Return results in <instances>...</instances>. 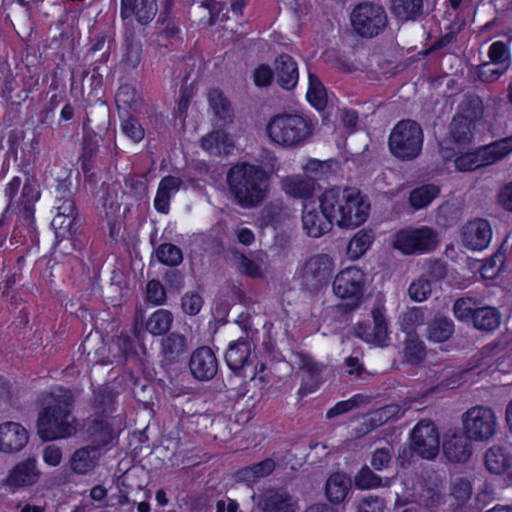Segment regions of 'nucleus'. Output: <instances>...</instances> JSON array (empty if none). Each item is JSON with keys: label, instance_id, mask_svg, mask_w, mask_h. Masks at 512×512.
Instances as JSON below:
<instances>
[{"label": "nucleus", "instance_id": "f257e3e1", "mask_svg": "<svg viewBox=\"0 0 512 512\" xmlns=\"http://www.w3.org/2000/svg\"><path fill=\"white\" fill-rule=\"evenodd\" d=\"M319 207L340 228L359 227L368 219L370 211L366 196L353 187L325 189L319 196Z\"/></svg>", "mask_w": 512, "mask_h": 512}, {"label": "nucleus", "instance_id": "f03ea898", "mask_svg": "<svg viewBox=\"0 0 512 512\" xmlns=\"http://www.w3.org/2000/svg\"><path fill=\"white\" fill-rule=\"evenodd\" d=\"M226 179L236 204L242 208L258 206L269 192L270 174L260 165L238 162L229 168Z\"/></svg>", "mask_w": 512, "mask_h": 512}, {"label": "nucleus", "instance_id": "7ed1b4c3", "mask_svg": "<svg viewBox=\"0 0 512 512\" xmlns=\"http://www.w3.org/2000/svg\"><path fill=\"white\" fill-rule=\"evenodd\" d=\"M314 123L308 115L292 112L270 117L266 134L270 141L284 148L301 147L313 135Z\"/></svg>", "mask_w": 512, "mask_h": 512}, {"label": "nucleus", "instance_id": "20e7f679", "mask_svg": "<svg viewBox=\"0 0 512 512\" xmlns=\"http://www.w3.org/2000/svg\"><path fill=\"white\" fill-rule=\"evenodd\" d=\"M424 134L419 123L411 119L399 121L388 137L392 156L401 161H412L422 152Z\"/></svg>", "mask_w": 512, "mask_h": 512}, {"label": "nucleus", "instance_id": "39448f33", "mask_svg": "<svg viewBox=\"0 0 512 512\" xmlns=\"http://www.w3.org/2000/svg\"><path fill=\"white\" fill-rule=\"evenodd\" d=\"M483 115L480 98H468L459 105V111L449 124V135L457 149L468 147L473 140L478 121Z\"/></svg>", "mask_w": 512, "mask_h": 512}, {"label": "nucleus", "instance_id": "423d86ee", "mask_svg": "<svg viewBox=\"0 0 512 512\" xmlns=\"http://www.w3.org/2000/svg\"><path fill=\"white\" fill-rule=\"evenodd\" d=\"M512 152V135L480 146L473 151L460 153L454 159L455 169L471 172L494 164Z\"/></svg>", "mask_w": 512, "mask_h": 512}, {"label": "nucleus", "instance_id": "0eeeda50", "mask_svg": "<svg viewBox=\"0 0 512 512\" xmlns=\"http://www.w3.org/2000/svg\"><path fill=\"white\" fill-rule=\"evenodd\" d=\"M366 274L356 266H349L342 269L335 276L332 288L336 297L345 301L349 310L357 308L366 290Z\"/></svg>", "mask_w": 512, "mask_h": 512}, {"label": "nucleus", "instance_id": "6e6552de", "mask_svg": "<svg viewBox=\"0 0 512 512\" xmlns=\"http://www.w3.org/2000/svg\"><path fill=\"white\" fill-rule=\"evenodd\" d=\"M351 26L361 38H374L386 28L388 18L385 9L378 4L359 3L350 14Z\"/></svg>", "mask_w": 512, "mask_h": 512}, {"label": "nucleus", "instance_id": "1a4fd4ad", "mask_svg": "<svg viewBox=\"0 0 512 512\" xmlns=\"http://www.w3.org/2000/svg\"><path fill=\"white\" fill-rule=\"evenodd\" d=\"M437 244V234L427 226L400 229L393 240V247L406 255L433 251Z\"/></svg>", "mask_w": 512, "mask_h": 512}, {"label": "nucleus", "instance_id": "9d476101", "mask_svg": "<svg viewBox=\"0 0 512 512\" xmlns=\"http://www.w3.org/2000/svg\"><path fill=\"white\" fill-rule=\"evenodd\" d=\"M75 395L63 385H56L40 393L36 399L37 416H73Z\"/></svg>", "mask_w": 512, "mask_h": 512}, {"label": "nucleus", "instance_id": "9b49d317", "mask_svg": "<svg viewBox=\"0 0 512 512\" xmlns=\"http://www.w3.org/2000/svg\"><path fill=\"white\" fill-rule=\"evenodd\" d=\"M334 261L325 253L310 256L300 272L303 286L310 292H318L326 286L333 274Z\"/></svg>", "mask_w": 512, "mask_h": 512}, {"label": "nucleus", "instance_id": "f8f14e48", "mask_svg": "<svg viewBox=\"0 0 512 512\" xmlns=\"http://www.w3.org/2000/svg\"><path fill=\"white\" fill-rule=\"evenodd\" d=\"M224 359L226 365L235 376L246 378L248 377L247 370L250 369L251 379L255 377L256 368H253L254 356L252 355V346L247 338L241 337L231 341L227 347Z\"/></svg>", "mask_w": 512, "mask_h": 512}, {"label": "nucleus", "instance_id": "ddd939ff", "mask_svg": "<svg viewBox=\"0 0 512 512\" xmlns=\"http://www.w3.org/2000/svg\"><path fill=\"white\" fill-rule=\"evenodd\" d=\"M413 448L422 458L432 459L439 453V434L436 427L426 418L421 420L411 433Z\"/></svg>", "mask_w": 512, "mask_h": 512}, {"label": "nucleus", "instance_id": "4468645a", "mask_svg": "<svg viewBox=\"0 0 512 512\" xmlns=\"http://www.w3.org/2000/svg\"><path fill=\"white\" fill-rule=\"evenodd\" d=\"M373 326L368 322H359L356 335L366 343L384 346L388 340V322L384 307L374 306L371 310Z\"/></svg>", "mask_w": 512, "mask_h": 512}, {"label": "nucleus", "instance_id": "2eb2a0df", "mask_svg": "<svg viewBox=\"0 0 512 512\" xmlns=\"http://www.w3.org/2000/svg\"><path fill=\"white\" fill-rule=\"evenodd\" d=\"M40 198V191L36 184L30 179H26L22 186L19 203L12 209L16 212L17 223L31 232L35 229V203Z\"/></svg>", "mask_w": 512, "mask_h": 512}, {"label": "nucleus", "instance_id": "dca6fc26", "mask_svg": "<svg viewBox=\"0 0 512 512\" xmlns=\"http://www.w3.org/2000/svg\"><path fill=\"white\" fill-rule=\"evenodd\" d=\"M189 370L199 381H209L218 372V360L214 351L208 346L196 348L190 356Z\"/></svg>", "mask_w": 512, "mask_h": 512}, {"label": "nucleus", "instance_id": "f3484780", "mask_svg": "<svg viewBox=\"0 0 512 512\" xmlns=\"http://www.w3.org/2000/svg\"><path fill=\"white\" fill-rule=\"evenodd\" d=\"M492 236L493 231L489 221L477 218L463 227L462 242L469 250L482 251L489 246Z\"/></svg>", "mask_w": 512, "mask_h": 512}, {"label": "nucleus", "instance_id": "a211bd4d", "mask_svg": "<svg viewBox=\"0 0 512 512\" xmlns=\"http://www.w3.org/2000/svg\"><path fill=\"white\" fill-rule=\"evenodd\" d=\"M332 218L325 211H318L314 205L304 204L302 211L303 230L309 237L319 238L333 227Z\"/></svg>", "mask_w": 512, "mask_h": 512}, {"label": "nucleus", "instance_id": "6ab92c4d", "mask_svg": "<svg viewBox=\"0 0 512 512\" xmlns=\"http://www.w3.org/2000/svg\"><path fill=\"white\" fill-rule=\"evenodd\" d=\"M157 13V0H120V17L123 21L131 19L147 26L155 18Z\"/></svg>", "mask_w": 512, "mask_h": 512}, {"label": "nucleus", "instance_id": "aec40b11", "mask_svg": "<svg viewBox=\"0 0 512 512\" xmlns=\"http://www.w3.org/2000/svg\"><path fill=\"white\" fill-rule=\"evenodd\" d=\"M119 392L110 384L98 386L92 392L90 407L93 416H111L118 406Z\"/></svg>", "mask_w": 512, "mask_h": 512}, {"label": "nucleus", "instance_id": "412c9836", "mask_svg": "<svg viewBox=\"0 0 512 512\" xmlns=\"http://www.w3.org/2000/svg\"><path fill=\"white\" fill-rule=\"evenodd\" d=\"M37 431L43 440L50 441L72 436L76 427L68 418H38Z\"/></svg>", "mask_w": 512, "mask_h": 512}, {"label": "nucleus", "instance_id": "4be33fe9", "mask_svg": "<svg viewBox=\"0 0 512 512\" xmlns=\"http://www.w3.org/2000/svg\"><path fill=\"white\" fill-rule=\"evenodd\" d=\"M27 441V431L20 424L12 421L0 424V451H18L26 445Z\"/></svg>", "mask_w": 512, "mask_h": 512}, {"label": "nucleus", "instance_id": "5701e85b", "mask_svg": "<svg viewBox=\"0 0 512 512\" xmlns=\"http://www.w3.org/2000/svg\"><path fill=\"white\" fill-rule=\"evenodd\" d=\"M84 116L82 118L83 131L102 130L110 122V107L107 101L97 103H83Z\"/></svg>", "mask_w": 512, "mask_h": 512}, {"label": "nucleus", "instance_id": "b1692460", "mask_svg": "<svg viewBox=\"0 0 512 512\" xmlns=\"http://www.w3.org/2000/svg\"><path fill=\"white\" fill-rule=\"evenodd\" d=\"M208 102L219 128L224 129L233 123L235 115L232 104L220 89H212L208 93Z\"/></svg>", "mask_w": 512, "mask_h": 512}, {"label": "nucleus", "instance_id": "393cba45", "mask_svg": "<svg viewBox=\"0 0 512 512\" xmlns=\"http://www.w3.org/2000/svg\"><path fill=\"white\" fill-rule=\"evenodd\" d=\"M278 85L285 90L295 88L299 78L298 65L295 59L286 53H282L275 61Z\"/></svg>", "mask_w": 512, "mask_h": 512}, {"label": "nucleus", "instance_id": "a878e982", "mask_svg": "<svg viewBox=\"0 0 512 512\" xmlns=\"http://www.w3.org/2000/svg\"><path fill=\"white\" fill-rule=\"evenodd\" d=\"M282 190L289 196L309 199L315 190V179L305 175H290L281 181Z\"/></svg>", "mask_w": 512, "mask_h": 512}, {"label": "nucleus", "instance_id": "bb28decb", "mask_svg": "<svg viewBox=\"0 0 512 512\" xmlns=\"http://www.w3.org/2000/svg\"><path fill=\"white\" fill-rule=\"evenodd\" d=\"M181 184V179L172 175L164 176L160 180L153 203L158 213H169L172 194L179 190Z\"/></svg>", "mask_w": 512, "mask_h": 512}, {"label": "nucleus", "instance_id": "cd10ccee", "mask_svg": "<svg viewBox=\"0 0 512 512\" xmlns=\"http://www.w3.org/2000/svg\"><path fill=\"white\" fill-rule=\"evenodd\" d=\"M443 452L451 462H465L469 459L471 451L468 446V439L455 432H448L443 442Z\"/></svg>", "mask_w": 512, "mask_h": 512}, {"label": "nucleus", "instance_id": "c85d7f7f", "mask_svg": "<svg viewBox=\"0 0 512 512\" xmlns=\"http://www.w3.org/2000/svg\"><path fill=\"white\" fill-rule=\"evenodd\" d=\"M38 471L34 460H26L10 470L6 484L10 487L30 486L37 482Z\"/></svg>", "mask_w": 512, "mask_h": 512}, {"label": "nucleus", "instance_id": "c756f323", "mask_svg": "<svg viewBox=\"0 0 512 512\" xmlns=\"http://www.w3.org/2000/svg\"><path fill=\"white\" fill-rule=\"evenodd\" d=\"M350 488V477L344 473L336 472L327 479L325 495L330 502L338 504L346 498Z\"/></svg>", "mask_w": 512, "mask_h": 512}, {"label": "nucleus", "instance_id": "7c9ffc66", "mask_svg": "<svg viewBox=\"0 0 512 512\" xmlns=\"http://www.w3.org/2000/svg\"><path fill=\"white\" fill-rule=\"evenodd\" d=\"M187 349V339L182 334L170 333L162 340V354L169 363L180 361Z\"/></svg>", "mask_w": 512, "mask_h": 512}, {"label": "nucleus", "instance_id": "2f4dec72", "mask_svg": "<svg viewBox=\"0 0 512 512\" xmlns=\"http://www.w3.org/2000/svg\"><path fill=\"white\" fill-rule=\"evenodd\" d=\"M53 207L57 210L54 222L57 221L58 218H63L60 222L61 227H66L69 231L76 230V227L80 223L75 196L62 199L59 203L54 202Z\"/></svg>", "mask_w": 512, "mask_h": 512}, {"label": "nucleus", "instance_id": "473e14b6", "mask_svg": "<svg viewBox=\"0 0 512 512\" xmlns=\"http://www.w3.org/2000/svg\"><path fill=\"white\" fill-rule=\"evenodd\" d=\"M463 427L469 438L486 440L495 432V418H465Z\"/></svg>", "mask_w": 512, "mask_h": 512}, {"label": "nucleus", "instance_id": "72a5a7b5", "mask_svg": "<svg viewBox=\"0 0 512 512\" xmlns=\"http://www.w3.org/2000/svg\"><path fill=\"white\" fill-rule=\"evenodd\" d=\"M501 313L495 307L484 306L476 310L472 326L480 331L492 332L501 324Z\"/></svg>", "mask_w": 512, "mask_h": 512}, {"label": "nucleus", "instance_id": "f704fd0d", "mask_svg": "<svg viewBox=\"0 0 512 512\" xmlns=\"http://www.w3.org/2000/svg\"><path fill=\"white\" fill-rule=\"evenodd\" d=\"M440 192V187L433 183L423 184L410 191L408 202L413 209L420 210L429 206Z\"/></svg>", "mask_w": 512, "mask_h": 512}, {"label": "nucleus", "instance_id": "c9c22d12", "mask_svg": "<svg viewBox=\"0 0 512 512\" xmlns=\"http://www.w3.org/2000/svg\"><path fill=\"white\" fill-rule=\"evenodd\" d=\"M392 13L401 20H416L423 13V0H391Z\"/></svg>", "mask_w": 512, "mask_h": 512}, {"label": "nucleus", "instance_id": "e433bc0d", "mask_svg": "<svg viewBox=\"0 0 512 512\" xmlns=\"http://www.w3.org/2000/svg\"><path fill=\"white\" fill-rule=\"evenodd\" d=\"M99 458L98 449L83 448L74 453L71 459V467L76 473L85 474L96 466Z\"/></svg>", "mask_w": 512, "mask_h": 512}, {"label": "nucleus", "instance_id": "4c0bfd02", "mask_svg": "<svg viewBox=\"0 0 512 512\" xmlns=\"http://www.w3.org/2000/svg\"><path fill=\"white\" fill-rule=\"evenodd\" d=\"M404 356L406 361L412 365H419L426 359V346L416 333H407L404 342Z\"/></svg>", "mask_w": 512, "mask_h": 512}, {"label": "nucleus", "instance_id": "58836bf2", "mask_svg": "<svg viewBox=\"0 0 512 512\" xmlns=\"http://www.w3.org/2000/svg\"><path fill=\"white\" fill-rule=\"evenodd\" d=\"M173 323V314L166 309H158L154 311L146 321V330L155 336L167 333Z\"/></svg>", "mask_w": 512, "mask_h": 512}, {"label": "nucleus", "instance_id": "ea45409f", "mask_svg": "<svg viewBox=\"0 0 512 512\" xmlns=\"http://www.w3.org/2000/svg\"><path fill=\"white\" fill-rule=\"evenodd\" d=\"M131 378L134 379L132 393L135 400L141 404L145 409H150L153 413L152 409L153 403V386L150 384L149 378L147 376L135 377L134 373L131 372Z\"/></svg>", "mask_w": 512, "mask_h": 512}, {"label": "nucleus", "instance_id": "a19ab883", "mask_svg": "<svg viewBox=\"0 0 512 512\" xmlns=\"http://www.w3.org/2000/svg\"><path fill=\"white\" fill-rule=\"evenodd\" d=\"M263 512H295L296 503L285 492H271L264 500Z\"/></svg>", "mask_w": 512, "mask_h": 512}, {"label": "nucleus", "instance_id": "79ce46f5", "mask_svg": "<svg viewBox=\"0 0 512 512\" xmlns=\"http://www.w3.org/2000/svg\"><path fill=\"white\" fill-rule=\"evenodd\" d=\"M511 458L502 447H492L485 457L487 469L495 474H506Z\"/></svg>", "mask_w": 512, "mask_h": 512}, {"label": "nucleus", "instance_id": "37998d69", "mask_svg": "<svg viewBox=\"0 0 512 512\" xmlns=\"http://www.w3.org/2000/svg\"><path fill=\"white\" fill-rule=\"evenodd\" d=\"M454 332V323L447 317H435L428 325V338L436 343L447 341Z\"/></svg>", "mask_w": 512, "mask_h": 512}, {"label": "nucleus", "instance_id": "c03bdc74", "mask_svg": "<svg viewBox=\"0 0 512 512\" xmlns=\"http://www.w3.org/2000/svg\"><path fill=\"white\" fill-rule=\"evenodd\" d=\"M172 1L168 0L160 12L157 24L163 26L161 36L165 39L178 38L181 33V28L176 20L171 16Z\"/></svg>", "mask_w": 512, "mask_h": 512}, {"label": "nucleus", "instance_id": "a18cd8bd", "mask_svg": "<svg viewBox=\"0 0 512 512\" xmlns=\"http://www.w3.org/2000/svg\"><path fill=\"white\" fill-rule=\"evenodd\" d=\"M274 468V461L266 459L256 465L241 469L237 474V478L247 483H254L271 474Z\"/></svg>", "mask_w": 512, "mask_h": 512}, {"label": "nucleus", "instance_id": "49530a36", "mask_svg": "<svg viewBox=\"0 0 512 512\" xmlns=\"http://www.w3.org/2000/svg\"><path fill=\"white\" fill-rule=\"evenodd\" d=\"M103 74L99 66H93L89 77V91L83 103H97L105 100Z\"/></svg>", "mask_w": 512, "mask_h": 512}, {"label": "nucleus", "instance_id": "de8ad7c7", "mask_svg": "<svg viewBox=\"0 0 512 512\" xmlns=\"http://www.w3.org/2000/svg\"><path fill=\"white\" fill-rule=\"evenodd\" d=\"M373 240L374 235L371 231L359 230L349 241L347 253L351 258L358 259L367 252Z\"/></svg>", "mask_w": 512, "mask_h": 512}, {"label": "nucleus", "instance_id": "09e8293b", "mask_svg": "<svg viewBox=\"0 0 512 512\" xmlns=\"http://www.w3.org/2000/svg\"><path fill=\"white\" fill-rule=\"evenodd\" d=\"M157 260L168 267H177L183 262L182 250L172 243H161L155 250Z\"/></svg>", "mask_w": 512, "mask_h": 512}, {"label": "nucleus", "instance_id": "8fccbe9b", "mask_svg": "<svg viewBox=\"0 0 512 512\" xmlns=\"http://www.w3.org/2000/svg\"><path fill=\"white\" fill-rule=\"evenodd\" d=\"M309 104L316 110H323L327 105V94L324 85L314 75H309V86L306 93Z\"/></svg>", "mask_w": 512, "mask_h": 512}, {"label": "nucleus", "instance_id": "3c124183", "mask_svg": "<svg viewBox=\"0 0 512 512\" xmlns=\"http://www.w3.org/2000/svg\"><path fill=\"white\" fill-rule=\"evenodd\" d=\"M231 146L228 134L224 130H217L201 138V147L210 153H221L222 149Z\"/></svg>", "mask_w": 512, "mask_h": 512}, {"label": "nucleus", "instance_id": "603ef678", "mask_svg": "<svg viewBox=\"0 0 512 512\" xmlns=\"http://www.w3.org/2000/svg\"><path fill=\"white\" fill-rule=\"evenodd\" d=\"M471 491V484L468 480L458 478L453 481L451 497L454 501L452 505H455L454 512H464L462 506L470 499Z\"/></svg>", "mask_w": 512, "mask_h": 512}, {"label": "nucleus", "instance_id": "864d4df0", "mask_svg": "<svg viewBox=\"0 0 512 512\" xmlns=\"http://www.w3.org/2000/svg\"><path fill=\"white\" fill-rule=\"evenodd\" d=\"M477 309L476 302L471 297L459 298L453 305V313L456 319L467 324L472 323Z\"/></svg>", "mask_w": 512, "mask_h": 512}, {"label": "nucleus", "instance_id": "5fc2aeb1", "mask_svg": "<svg viewBox=\"0 0 512 512\" xmlns=\"http://www.w3.org/2000/svg\"><path fill=\"white\" fill-rule=\"evenodd\" d=\"M490 63L508 69L511 64V55L508 45L501 40L493 42L488 49Z\"/></svg>", "mask_w": 512, "mask_h": 512}, {"label": "nucleus", "instance_id": "6e6d98bb", "mask_svg": "<svg viewBox=\"0 0 512 512\" xmlns=\"http://www.w3.org/2000/svg\"><path fill=\"white\" fill-rule=\"evenodd\" d=\"M122 133L135 143L141 142L145 137V129L137 117L129 114L127 118L121 119Z\"/></svg>", "mask_w": 512, "mask_h": 512}, {"label": "nucleus", "instance_id": "4d7b16f0", "mask_svg": "<svg viewBox=\"0 0 512 512\" xmlns=\"http://www.w3.org/2000/svg\"><path fill=\"white\" fill-rule=\"evenodd\" d=\"M137 90L133 84H120L115 93V103L118 109L128 110L136 103Z\"/></svg>", "mask_w": 512, "mask_h": 512}, {"label": "nucleus", "instance_id": "13d9d810", "mask_svg": "<svg viewBox=\"0 0 512 512\" xmlns=\"http://www.w3.org/2000/svg\"><path fill=\"white\" fill-rule=\"evenodd\" d=\"M331 160L321 161L311 158L304 166L305 176L315 179V185L318 180L324 179L331 171Z\"/></svg>", "mask_w": 512, "mask_h": 512}, {"label": "nucleus", "instance_id": "bf43d9fd", "mask_svg": "<svg viewBox=\"0 0 512 512\" xmlns=\"http://www.w3.org/2000/svg\"><path fill=\"white\" fill-rule=\"evenodd\" d=\"M433 285L428 278L422 275L410 284L408 289L410 298L416 302L425 301L431 294Z\"/></svg>", "mask_w": 512, "mask_h": 512}, {"label": "nucleus", "instance_id": "052dcab7", "mask_svg": "<svg viewBox=\"0 0 512 512\" xmlns=\"http://www.w3.org/2000/svg\"><path fill=\"white\" fill-rule=\"evenodd\" d=\"M389 481L383 482L369 468H362L355 476V485L360 489H373L381 486H389Z\"/></svg>", "mask_w": 512, "mask_h": 512}, {"label": "nucleus", "instance_id": "680f3d73", "mask_svg": "<svg viewBox=\"0 0 512 512\" xmlns=\"http://www.w3.org/2000/svg\"><path fill=\"white\" fill-rule=\"evenodd\" d=\"M367 399L362 394H356L348 400L339 401L332 408H330L325 416H341L361 404L366 403Z\"/></svg>", "mask_w": 512, "mask_h": 512}, {"label": "nucleus", "instance_id": "e2e57ef3", "mask_svg": "<svg viewBox=\"0 0 512 512\" xmlns=\"http://www.w3.org/2000/svg\"><path fill=\"white\" fill-rule=\"evenodd\" d=\"M118 346L126 361L140 363V365H143L142 360L138 356L135 341L131 336L121 332L118 337Z\"/></svg>", "mask_w": 512, "mask_h": 512}, {"label": "nucleus", "instance_id": "0e129e2a", "mask_svg": "<svg viewBox=\"0 0 512 512\" xmlns=\"http://www.w3.org/2000/svg\"><path fill=\"white\" fill-rule=\"evenodd\" d=\"M167 300L166 289L158 279L148 281L146 286V301L156 306L163 305Z\"/></svg>", "mask_w": 512, "mask_h": 512}, {"label": "nucleus", "instance_id": "69168bd1", "mask_svg": "<svg viewBox=\"0 0 512 512\" xmlns=\"http://www.w3.org/2000/svg\"><path fill=\"white\" fill-rule=\"evenodd\" d=\"M275 73L268 64H259L252 71V80L256 87H269L274 80Z\"/></svg>", "mask_w": 512, "mask_h": 512}, {"label": "nucleus", "instance_id": "338daca9", "mask_svg": "<svg viewBox=\"0 0 512 512\" xmlns=\"http://www.w3.org/2000/svg\"><path fill=\"white\" fill-rule=\"evenodd\" d=\"M203 298L202 296L194 291L186 292L181 297V307L185 314L189 316L197 315L202 307H203Z\"/></svg>", "mask_w": 512, "mask_h": 512}, {"label": "nucleus", "instance_id": "774afa93", "mask_svg": "<svg viewBox=\"0 0 512 512\" xmlns=\"http://www.w3.org/2000/svg\"><path fill=\"white\" fill-rule=\"evenodd\" d=\"M99 152V140L96 131H83L79 157L96 158Z\"/></svg>", "mask_w": 512, "mask_h": 512}]
</instances>
